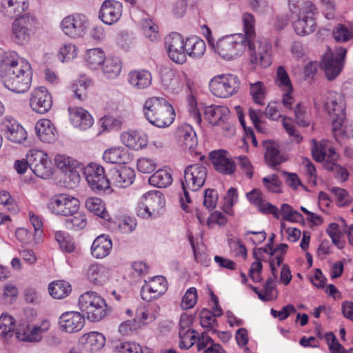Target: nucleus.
I'll list each match as a JSON object with an SVG mask.
<instances>
[{
	"instance_id": "39",
	"label": "nucleus",
	"mask_w": 353,
	"mask_h": 353,
	"mask_svg": "<svg viewBox=\"0 0 353 353\" xmlns=\"http://www.w3.org/2000/svg\"><path fill=\"white\" fill-rule=\"evenodd\" d=\"M205 42L197 37L188 38L185 42L186 53L194 59H200L205 51Z\"/></svg>"
},
{
	"instance_id": "25",
	"label": "nucleus",
	"mask_w": 353,
	"mask_h": 353,
	"mask_svg": "<svg viewBox=\"0 0 353 353\" xmlns=\"http://www.w3.org/2000/svg\"><path fill=\"white\" fill-rule=\"evenodd\" d=\"M109 180L113 185L125 188L130 185L134 179V170L127 166H121L119 168L112 169L110 172Z\"/></svg>"
},
{
	"instance_id": "13",
	"label": "nucleus",
	"mask_w": 353,
	"mask_h": 353,
	"mask_svg": "<svg viewBox=\"0 0 353 353\" xmlns=\"http://www.w3.org/2000/svg\"><path fill=\"white\" fill-rule=\"evenodd\" d=\"M165 43L170 59L176 64H183L186 61V53L182 36L176 32L172 33L166 37Z\"/></svg>"
},
{
	"instance_id": "9",
	"label": "nucleus",
	"mask_w": 353,
	"mask_h": 353,
	"mask_svg": "<svg viewBox=\"0 0 353 353\" xmlns=\"http://www.w3.org/2000/svg\"><path fill=\"white\" fill-rule=\"evenodd\" d=\"M47 207L52 213L56 215L69 216L79 211V201L71 195L59 194L50 199Z\"/></svg>"
},
{
	"instance_id": "1",
	"label": "nucleus",
	"mask_w": 353,
	"mask_h": 353,
	"mask_svg": "<svg viewBox=\"0 0 353 353\" xmlns=\"http://www.w3.org/2000/svg\"><path fill=\"white\" fill-rule=\"evenodd\" d=\"M242 20L250 62L261 66H270L272 63V48L265 38L255 39L254 16L250 13H244Z\"/></svg>"
},
{
	"instance_id": "47",
	"label": "nucleus",
	"mask_w": 353,
	"mask_h": 353,
	"mask_svg": "<svg viewBox=\"0 0 353 353\" xmlns=\"http://www.w3.org/2000/svg\"><path fill=\"white\" fill-rule=\"evenodd\" d=\"M17 329L14 318L7 313H2L0 316V335L5 339L10 338Z\"/></svg>"
},
{
	"instance_id": "42",
	"label": "nucleus",
	"mask_w": 353,
	"mask_h": 353,
	"mask_svg": "<svg viewBox=\"0 0 353 353\" xmlns=\"http://www.w3.org/2000/svg\"><path fill=\"white\" fill-rule=\"evenodd\" d=\"M82 336L91 353L99 352L105 344V336L98 332H90L83 334Z\"/></svg>"
},
{
	"instance_id": "15",
	"label": "nucleus",
	"mask_w": 353,
	"mask_h": 353,
	"mask_svg": "<svg viewBox=\"0 0 353 353\" xmlns=\"http://www.w3.org/2000/svg\"><path fill=\"white\" fill-rule=\"evenodd\" d=\"M167 281L163 276H156L145 281L142 286L141 295V298L147 301L158 299L167 290Z\"/></svg>"
},
{
	"instance_id": "53",
	"label": "nucleus",
	"mask_w": 353,
	"mask_h": 353,
	"mask_svg": "<svg viewBox=\"0 0 353 353\" xmlns=\"http://www.w3.org/2000/svg\"><path fill=\"white\" fill-rule=\"evenodd\" d=\"M196 332L192 330H179L180 341L179 346L181 349L188 350L196 341Z\"/></svg>"
},
{
	"instance_id": "23",
	"label": "nucleus",
	"mask_w": 353,
	"mask_h": 353,
	"mask_svg": "<svg viewBox=\"0 0 353 353\" xmlns=\"http://www.w3.org/2000/svg\"><path fill=\"white\" fill-rule=\"evenodd\" d=\"M121 143L126 147L139 150L145 148L148 143L147 134L140 130H128L121 134Z\"/></svg>"
},
{
	"instance_id": "49",
	"label": "nucleus",
	"mask_w": 353,
	"mask_h": 353,
	"mask_svg": "<svg viewBox=\"0 0 353 353\" xmlns=\"http://www.w3.org/2000/svg\"><path fill=\"white\" fill-rule=\"evenodd\" d=\"M288 6L290 10L296 14L316 10L315 6L310 0H288Z\"/></svg>"
},
{
	"instance_id": "36",
	"label": "nucleus",
	"mask_w": 353,
	"mask_h": 353,
	"mask_svg": "<svg viewBox=\"0 0 353 353\" xmlns=\"http://www.w3.org/2000/svg\"><path fill=\"white\" fill-rule=\"evenodd\" d=\"M128 81L133 88L144 89L151 84L152 76L147 70L136 69L128 73Z\"/></svg>"
},
{
	"instance_id": "27",
	"label": "nucleus",
	"mask_w": 353,
	"mask_h": 353,
	"mask_svg": "<svg viewBox=\"0 0 353 353\" xmlns=\"http://www.w3.org/2000/svg\"><path fill=\"white\" fill-rule=\"evenodd\" d=\"M5 135L10 141L21 143L27 138L25 129L14 119L6 118L3 123Z\"/></svg>"
},
{
	"instance_id": "26",
	"label": "nucleus",
	"mask_w": 353,
	"mask_h": 353,
	"mask_svg": "<svg viewBox=\"0 0 353 353\" xmlns=\"http://www.w3.org/2000/svg\"><path fill=\"white\" fill-rule=\"evenodd\" d=\"M122 6L117 1L105 0L99 11V18L107 25L117 22L121 16Z\"/></svg>"
},
{
	"instance_id": "12",
	"label": "nucleus",
	"mask_w": 353,
	"mask_h": 353,
	"mask_svg": "<svg viewBox=\"0 0 353 353\" xmlns=\"http://www.w3.org/2000/svg\"><path fill=\"white\" fill-rule=\"evenodd\" d=\"M312 153L314 159L321 162L327 170H333L335 163L339 159L338 154L332 147L329 141L323 140L318 143L312 140Z\"/></svg>"
},
{
	"instance_id": "43",
	"label": "nucleus",
	"mask_w": 353,
	"mask_h": 353,
	"mask_svg": "<svg viewBox=\"0 0 353 353\" xmlns=\"http://www.w3.org/2000/svg\"><path fill=\"white\" fill-rule=\"evenodd\" d=\"M85 205L88 210L104 220L108 221L110 219V216L105 209V204L100 198L88 197L85 200Z\"/></svg>"
},
{
	"instance_id": "7",
	"label": "nucleus",
	"mask_w": 353,
	"mask_h": 353,
	"mask_svg": "<svg viewBox=\"0 0 353 353\" xmlns=\"http://www.w3.org/2000/svg\"><path fill=\"white\" fill-rule=\"evenodd\" d=\"M246 46L248 44L245 36L232 34L218 40L216 51L223 59L231 60L242 54Z\"/></svg>"
},
{
	"instance_id": "21",
	"label": "nucleus",
	"mask_w": 353,
	"mask_h": 353,
	"mask_svg": "<svg viewBox=\"0 0 353 353\" xmlns=\"http://www.w3.org/2000/svg\"><path fill=\"white\" fill-rule=\"evenodd\" d=\"M210 158L217 172L226 175L234 172L236 170L235 163L227 157L226 151H212L210 153Z\"/></svg>"
},
{
	"instance_id": "29",
	"label": "nucleus",
	"mask_w": 353,
	"mask_h": 353,
	"mask_svg": "<svg viewBox=\"0 0 353 353\" xmlns=\"http://www.w3.org/2000/svg\"><path fill=\"white\" fill-rule=\"evenodd\" d=\"M315 11H305V14H298V19L294 22L293 26L296 33L301 36L312 33L316 27L314 15Z\"/></svg>"
},
{
	"instance_id": "62",
	"label": "nucleus",
	"mask_w": 353,
	"mask_h": 353,
	"mask_svg": "<svg viewBox=\"0 0 353 353\" xmlns=\"http://www.w3.org/2000/svg\"><path fill=\"white\" fill-rule=\"evenodd\" d=\"M250 94L252 96L253 101L259 105L263 104L265 99V88L263 84L258 81L250 84Z\"/></svg>"
},
{
	"instance_id": "61",
	"label": "nucleus",
	"mask_w": 353,
	"mask_h": 353,
	"mask_svg": "<svg viewBox=\"0 0 353 353\" xmlns=\"http://www.w3.org/2000/svg\"><path fill=\"white\" fill-rule=\"evenodd\" d=\"M63 185L65 188L73 189L79 184L81 181V176L77 170V168H74L70 171L65 172L63 173Z\"/></svg>"
},
{
	"instance_id": "40",
	"label": "nucleus",
	"mask_w": 353,
	"mask_h": 353,
	"mask_svg": "<svg viewBox=\"0 0 353 353\" xmlns=\"http://www.w3.org/2000/svg\"><path fill=\"white\" fill-rule=\"evenodd\" d=\"M173 179L172 173L168 168L158 170L149 178V183L151 185L159 188H164L170 185Z\"/></svg>"
},
{
	"instance_id": "45",
	"label": "nucleus",
	"mask_w": 353,
	"mask_h": 353,
	"mask_svg": "<svg viewBox=\"0 0 353 353\" xmlns=\"http://www.w3.org/2000/svg\"><path fill=\"white\" fill-rule=\"evenodd\" d=\"M55 166L63 173L78 168L79 163L72 157L63 154H57L54 159Z\"/></svg>"
},
{
	"instance_id": "50",
	"label": "nucleus",
	"mask_w": 353,
	"mask_h": 353,
	"mask_svg": "<svg viewBox=\"0 0 353 353\" xmlns=\"http://www.w3.org/2000/svg\"><path fill=\"white\" fill-rule=\"evenodd\" d=\"M65 221V227L68 229L79 230L86 226L87 221L85 215L82 212H77L70 214Z\"/></svg>"
},
{
	"instance_id": "6",
	"label": "nucleus",
	"mask_w": 353,
	"mask_h": 353,
	"mask_svg": "<svg viewBox=\"0 0 353 353\" xmlns=\"http://www.w3.org/2000/svg\"><path fill=\"white\" fill-rule=\"evenodd\" d=\"M165 203V199L161 192L149 191L140 198L136 208L137 214L145 219H155L161 214Z\"/></svg>"
},
{
	"instance_id": "64",
	"label": "nucleus",
	"mask_w": 353,
	"mask_h": 353,
	"mask_svg": "<svg viewBox=\"0 0 353 353\" xmlns=\"http://www.w3.org/2000/svg\"><path fill=\"white\" fill-rule=\"evenodd\" d=\"M117 225L121 233L130 234L136 229L137 221L132 217L124 216L118 220Z\"/></svg>"
},
{
	"instance_id": "16",
	"label": "nucleus",
	"mask_w": 353,
	"mask_h": 353,
	"mask_svg": "<svg viewBox=\"0 0 353 353\" xmlns=\"http://www.w3.org/2000/svg\"><path fill=\"white\" fill-rule=\"evenodd\" d=\"M30 105L33 111L39 114H45L50 110L52 97L45 87H38L32 91Z\"/></svg>"
},
{
	"instance_id": "17",
	"label": "nucleus",
	"mask_w": 353,
	"mask_h": 353,
	"mask_svg": "<svg viewBox=\"0 0 353 353\" xmlns=\"http://www.w3.org/2000/svg\"><path fill=\"white\" fill-rule=\"evenodd\" d=\"M59 325L62 332L70 334L79 332L85 325V316L79 312H65L60 316Z\"/></svg>"
},
{
	"instance_id": "51",
	"label": "nucleus",
	"mask_w": 353,
	"mask_h": 353,
	"mask_svg": "<svg viewBox=\"0 0 353 353\" xmlns=\"http://www.w3.org/2000/svg\"><path fill=\"white\" fill-rule=\"evenodd\" d=\"M333 37L339 43H345L353 39V31L350 26L338 24L333 30Z\"/></svg>"
},
{
	"instance_id": "20",
	"label": "nucleus",
	"mask_w": 353,
	"mask_h": 353,
	"mask_svg": "<svg viewBox=\"0 0 353 353\" xmlns=\"http://www.w3.org/2000/svg\"><path fill=\"white\" fill-rule=\"evenodd\" d=\"M276 83L283 92V105L287 109H292V105L294 103V97L292 96L293 88L284 68H278Z\"/></svg>"
},
{
	"instance_id": "57",
	"label": "nucleus",
	"mask_w": 353,
	"mask_h": 353,
	"mask_svg": "<svg viewBox=\"0 0 353 353\" xmlns=\"http://www.w3.org/2000/svg\"><path fill=\"white\" fill-rule=\"evenodd\" d=\"M57 56L61 63H68L77 57V47L70 43H65L59 49Z\"/></svg>"
},
{
	"instance_id": "11",
	"label": "nucleus",
	"mask_w": 353,
	"mask_h": 353,
	"mask_svg": "<svg viewBox=\"0 0 353 353\" xmlns=\"http://www.w3.org/2000/svg\"><path fill=\"white\" fill-rule=\"evenodd\" d=\"M83 174L90 188L97 192L110 189V182L105 175L103 168L95 163H90L83 168Z\"/></svg>"
},
{
	"instance_id": "33",
	"label": "nucleus",
	"mask_w": 353,
	"mask_h": 353,
	"mask_svg": "<svg viewBox=\"0 0 353 353\" xmlns=\"http://www.w3.org/2000/svg\"><path fill=\"white\" fill-rule=\"evenodd\" d=\"M347 50L344 48H339L333 52L328 46L321 57V62L319 66H343Z\"/></svg>"
},
{
	"instance_id": "41",
	"label": "nucleus",
	"mask_w": 353,
	"mask_h": 353,
	"mask_svg": "<svg viewBox=\"0 0 353 353\" xmlns=\"http://www.w3.org/2000/svg\"><path fill=\"white\" fill-rule=\"evenodd\" d=\"M103 160L110 163H125L128 159L126 150L123 147H112L104 151Z\"/></svg>"
},
{
	"instance_id": "58",
	"label": "nucleus",
	"mask_w": 353,
	"mask_h": 353,
	"mask_svg": "<svg viewBox=\"0 0 353 353\" xmlns=\"http://www.w3.org/2000/svg\"><path fill=\"white\" fill-rule=\"evenodd\" d=\"M99 125L103 131L119 130L122 127L121 119L112 116H105L99 120Z\"/></svg>"
},
{
	"instance_id": "8",
	"label": "nucleus",
	"mask_w": 353,
	"mask_h": 353,
	"mask_svg": "<svg viewBox=\"0 0 353 353\" xmlns=\"http://www.w3.org/2000/svg\"><path fill=\"white\" fill-rule=\"evenodd\" d=\"M240 85L238 77L232 74L216 75L209 83L212 94L223 99L229 98L237 93Z\"/></svg>"
},
{
	"instance_id": "10",
	"label": "nucleus",
	"mask_w": 353,
	"mask_h": 353,
	"mask_svg": "<svg viewBox=\"0 0 353 353\" xmlns=\"http://www.w3.org/2000/svg\"><path fill=\"white\" fill-rule=\"evenodd\" d=\"M26 159L36 176L44 179L51 176V162L46 153L39 150L31 149L26 154Z\"/></svg>"
},
{
	"instance_id": "59",
	"label": "nucleus",
	"mask_w": 353,
	"mask_h": 353,
	"mask_svg": "<svg viewBox=\"0 0 353 353\" xmlns=\"http://www.w3.org/2000/svg\"><path fill=\"white\" fill-rule=\"evenodd\" d=\"M262 182L265 188L272 193L281 192V182L276 174H270L263 178Z\"/></svg>"
},
{
	"instance_id": "4",
	"label": "nucleus",
	"mask_w": 353,
	"mask_h": 353,
	"mask_svg": "<svg viewBox=\"0 0 353 353\" xmlns=\"http://www.w3.org/2000/svg\"><path fill=\"white\" fill-rule=\"evenodd\" d=\"M81 311L91 322H97L108 314L107 304L105 300L97 292L88 291L79 298Z\"/></svg>"
},
{
	"instance_id": "60",
	"label": "nucleus",
	"mask_w": 353,
	"mask_h": 353,
	"mask_svg": "<svg viewBox=\"0 0 353 353\" xmlns=\"http://www.w3.org/2000/svg\"><path fill=\"white\" fill-rule=\"evenodd\" d=\"M85 61L89 65H100L105 61L104 52L99 48L90 49L87 51Z\"/></svg>"
},
{
	"instance_id": "55",
	"label": "nucleus",
	"mask_w": 353,
	"mask_h": 353,
	"mask_svg": "<svg viewBox=\"0 0 353 353\" xmlns=\"http://www.w3.org/2000/svg\"><path fill=\"white\" fill-rule=\"evenodd\" d=\"M90 84L91 81L84 77H81L79 79L74 80L71 85L74 97L79 100L83 99L85 92Z\"/></svg>"
},
{
	"instance_id": "24",
	"label": "nucleus",
	"mask_w": 353,
	"mask_h": 353,
	"mask_svg": "<svg viewBox=\"0 0 353 353\" xmlns=\"http://www.w3.org/2000/svg\"><path fill=\"white\" fill-rule=\"evenodd\" d=\"M70 121L72 125L81 130L90 128L94 123L92 115L81 107L68 108Z\"/></svg>"
},
{
	"instance_id": "35",
	"label": "nucleus",
	"mask_w": 353,
	"mask_h": 353,
	"mask_svg": "<svg viewBox=\"0 0 353 353\" xmlns=\"http://www.w3.org/2000/svg\"><path fill=\"white\" fill-rule=\"evenodd\" d=\"M28 0H0V12L8 17L21 14L28 8Z\"/></svg>"
},
{
	"instance_id": "63",
	"label": "nucleus",
	"mask_w": 353,
	"mask_h": 353,
	"mask_svg": "<svg viewBox=\"0 0 353 353\" xmlns=\"http://www.w3.org/2000/svg\"><path fill=\"white\" fill-rule=\"evenodd\" d=\"M197 301V291L195 288H189L184 294L181 301V307L183 310L192 308Z\"/></svg>"
},
{
	"instance_id": "48",
	"label": "nucleus",
	"mask_w": 353,
	"mask_h": 353,
	"mask_svg": "<svg viewBox=\"0 0 353 353\" xmlns=\"http://www.w3.org/2000/svg\"><path fill=\"white\" fill-rule=\"evenodd\" d=\"M159 310L156 305L140 307L137 310V318L145 323H151L157 319Z\"/></svg>"
},
{
	"instance_id": "14",
	"label": "nucleus",
	"mask_w": 353,
	"mask_h": 353,
	"mask_svg": "<svg viewBox=\"0 0 353 353\" xmlns=\"http://www.w3.org/2000/svg\"><path fill=\"white\" fill-rule=\"evenodd\" d=\"M87 19L82 14H72L65 17L61 21L63 32L71 38L83 37L87 29Z\"/></svg>"
},
{
	"instance_id": "5",
	"label": "nucleus",
	"mask_w": 353,
	"mask_h": 353,
	"mask_svg": "<svg viewBox=\"0 0 353 353\" xmlns=\"http://www.w3.org/2000/svg\"><path fill=\"white\" fill-rule=\"evenodd\" d=\"M207 174V168L201 164L190 165L184 170V181H182L183 196L181 197V205L184 210H187L184 201L185 200L187 203L191 201L188 190L197 191L201 189L205 183Z\"/></svg>"
},
{
	"instance_id": "46",
	"label": "nucleus",
	"mask_w": 353,
	"mask_h": 353,
	"mask_svg": "<svg viewBox=\"0 0 353 353\" xmlns=\"http://www.w3.org/2000/svg\"><path fill=\"white\" fill-rule=\"evenodd\" d=\"M50 295L57 299H63L71 292L69 283L64 281H57L51 283L48 288Z\"/></svg>"
},
{
	"instance_id": "22",
	"label": "nucleus",
	"mask_w": 353,
	"mask_h": 353,
	"mask_svg": "<svg viewBox=\"0 0 353 353\" xmlns=\"http://www.w3.org/2000/svg\"><path fill=\"white\" fill-rule=\"evenodd\" d=\"M174 136L178 143L185 149L193 150L197 145L196 133L189 124L180 125L176 130Z\"/></svg>"
},
{
	"instance_id": "38",
	"label": "nucleus",
	"mask_w": 353,
	"mask_h": 353,
	"mask_svg": "<svg viewBox=\"0 0 353 353\" xmlns=\"http://www.w3.org/2000/svg\"><path fill=\"white\" fill-rule=\"evenodd\" d=\"M263 145L265 149V159L268 165L274 167L285 161L279 153L276 143L267 140L263 141Z\"/></svg>"
},
{
	"instance_id": "56",
	"label": "nucleus",
	"mask_w": 353,
	"mask_h": 353,
	"mask_svg": "<svg viewBox=\"0 0 353 353\" xmlns=\"http://www.w3.org/2000/svg\"><path fill=\"white\" fill-rule=\"evenodd\" d=\"M280 213L284 220L290 222L298 223L303 220L302 214L298 211L294 210L291 205L287 203L281 205Z\"/></svg>"
},
{
	"instance_id": "2",
	"label": "nucleus",
	"mask_w": 353,
	"mask_h": 353,
	"mask_svg": "<svg viewBox=\"0 0 353 353\" xmlns=\"http://www.w3.org/2000/svg\"><path fill=\"white\" fill-rule=\"evenodd\" d=\"M143 114L151 125L159 128L169 127L175 119L173 106L161 97L148 98L143 103Z\"/></svg>"
},
{
	"instance_id": "34",
	"label": "nucleus",
	"mask_w": 353,
	"mask_h": 353,
	"mask_svg": "<svg viewBox=\"0 0 353 353\" xmlns=\"http://www.w3.org/2000/svg\"><path fill=\"white\" fill-rule=\"evenodd\" d=\"M112 248L110 237L101 234L97 237L91 246V254L95 259H103L109 255Z\"/></svg>"
},
{
	"instance_id": "18",
	"label": "nucleus",
	"mask_w": 353,
	"mask_h": 353,
	"mask_svg": "<svg viewBox=\"0 0 353 353\" xmlns=\"http://www.w3.org/2000/svg\"><path fill=\"white\" fill-rule=\"evenodd\" d=\"M50 322L43 321L41 325L30 327L28 323H20L16 332L17 338L23 341H39L41 339L43 332L50 328Z\"/></svg>"
},
{
	"instance_id": "28",
	"label": "nucleus",
	"mask_w": 353,
	"mask_h": 353,
	"mask_svg": "<svg viewBox=\"0 0 353 353\" xmlns=\"http://www.w3.org/2000/svg\"><path fill=\"white\" fill-rule=\"evenodd\" d=\"M325 110L330 114L342 117L345 114V103L343 96L336 92H328L324 103Z\"/></svg>"
},
{
	"instance_id": "52",
	"label": "nucleus",
	"mask_w": 353,
	"mask_h": 353,
	"mask_svg": "<svg viewBox=\"0 0 353 353\" xmlns=\"http://www.w3.org/2000/svg\"><path fill=\"white\" fill-rule=\"evenodd\" d=\"M112 353H143V350L135 342L119 341L114 345Z\"/></svg>"
},
{
	"instance_id": "3",
	"label": "nucleus",
	"mask_w": 353,
	"mask_h": 353,
	"mask_svg": "<svg viewBox=\"0 0 353 353\" xmlns=\"http://www.w3.org/2000/svg\"><path fill=\"white\" fill-rule=\"evenodd\" d=\"M1 80L8 90L23 94L29 90L32 80V68H3Z\"/></svg>"
},
{
	"instance_id": "30",
	"label": "nucleus",
	"mask_w": 353,
	"mask_h": 353,
	"mask_svg": "<svg viewBox=\"0 0 353 353\" xmlns=\"http://www.w3.org/2000/svg\"><path fill=\"white\" fill-rule=\"evenodd\" d=\"M88 281L95 285H103L110 278V270L103 265L93 263L85 272Z\"/></svg>"
},
{
	"instance_id": "19",
	"label": "nucleus",
	"mask_w": 353,
	"mask_h": 353,
	"mask_svg": "<svg viewBox=\"0 0 353 353\" xmlns=\"http://www.w3.org/2000/svg\"><path fill=\"white\" fill-rule=\"evenodd\" d=\"M32 24L33 19L28 14L23 15L14 21L12 33L16 43L23 45L29 41V30Z\"/></svg>"
},
{
	"instance_id": "54",
	"label": "nucleus",
	"mask_w": 353,
	"mask_h": 353,
	"mask_svg": "<svg viewBox=\"0 0 353 353\" xmlns=\"http://www.w3.org/2000/svg\"><path fill=\"white\" fill-rule=\"evenodd\" d=\"M142 28L146 38L152 42L159 40V34L158 26L150 19H144L142 21Z\"/></svg>"
},
{
	"instance_id": "32",
	"label": "nucleus",
	"mask_w": 353,
	"mask_h": 353,
	"mask_svg": "<svg viewBox=\"0 0 353 353\" xmlns=\"http://www.w3.org/2000/svg\"><path fill=\"white\" fill-rule=\"evenodd\" d=\"M34 129L37 137L42 142L52 143L57 139V130L49 119L39 120L35 124Z\"/></svg>"
},
{
	"instance_id": "44",
	"label": "nucleus",
	"mask_w": 353,
	"mask_h": 353,
	"mask_svg": "<svg viewBox=\"0 0 353 353\" xmlns=\"http://www.w3.org/2000/svg\"><path fill=\"white\" fill-rule=\"evenodd\" d=\"M0 66L29 65L30 63L26 59L21 57L14 51L3 52L0 49Z\"/></svg>"
},
{
	"instance_id": "31",
	"label": "nucleus",
	"mask_w": 353,
	"mask_h": 353,
	"mask_svg": "<svg viewBox=\"0 0 353 353\" xmlns=\"http://www.w3.org/2000/svg\"><path fill=\"white\" fill-rule=\"evenodd\" d=\"M230 111L225 105H211L205 109L204 117L212 125H219L227 121Z\"/></svg>"
},
{
	"instance_id": "37",
	"label": "nucleus",
	"mask_w": 353,
	"mask_h": 353,
	"mask_svg": "<svg viewBox=\"0 0 353 353\" xmlns=\"http://www.w3.org/2000/svg\"><path fill=\"white\" fill-rule=\"evenodd\" d=\"M332 132L337 141L339 139L353 137V124L345 121L344 114L333 120Z\"/></svg>"
}]
</instances>
